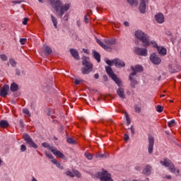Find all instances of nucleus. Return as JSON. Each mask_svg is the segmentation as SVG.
Masks as SVG:
<instances>
[{
    "instance_id": "obj_21",
    "label": "nucleus",
    "mask_w": 181,
    "mask_h": 181,
    "mask_svg": "<svg viewBox=\"0 0 181 181\" xmlns=\"http://www.w3.org/2000/svg\"><path fill=\"white\" fill-rule=\"evenodd\" d=\"M70 53L71 56H73L76 59V60H79L80 58L78 57V52H77V50L74 49H71Z\"/></svg>"
},
{
    "instance_id": "obj_19",
    "label": "nucleus",
    "mask_w": 181,
    "mask_h": 181,
    "mask_svg": "<svg viewBox=\"0 0 181 181\" xmlns=\"http://www.w3.org/2000/svg\"><path fill=\"white\" fill-rule=\"evenodd\" d=\"M117 94L120 98H122L123 100L125 98V91L124 90V88H119L117 90Z\"/></svg>"
},
{
    "instance_id": "obj_23",
    "label": "nucleus",
    "mask_w": 181,
    "mask_h": 181,
    "mask_svg": "<svg viewBox=\"0 0 181 181\" xmlns=\"http://www.w3.org/2000/svg\"><path fill=\"white\" fill-rule=\"evenodd\" d=\"M151 170H152V167L150 165H146L143 170L144 175H151Z\"/></svg>"
},
{
    "instance_id": "obj_38",
    "label": "nucleus",
    "mask_w": 181,
    "mask_h": 181,
    "mask_svg": "<svg viewBox=\"0 0 181 181\" xmlns=\"http://www.w3.org/2000/svg\"><path fill=\"white\" fill-rule=\"evenodd\" d=\"M0 59H1L3 62H6V60H8V57L5 54L0 55Z\"/></svg>"
},
{
    "instance_id": "obj_2",
    "label": "nucleus",
    "mask_w": 181,
    "mask_h": 181,
    "mask_svg": "<svg viewBox=\"0 0 181 181\" xmlns=\"http://www.w3.org/2000/svg\"><path fill=\"white\" fill-rule=\"evenodd\" d=\"M134 35L137 39L142 42L144 47H148V46L151 45V42L149 41V35L145 34L141 30H136Z\"/></svg>"
},
{
    "instance_id": "obj_11",
    "label": "nucleus",
    "mask_w": 181,
    "mask_h": 181,
    "mask_svg": "<svg viewBox=\"0 0 181 181\" xmlns=\"http://www.w3.org/2000/svg\"><path fill=\"white\" fill-rule=\"evenodd\" d=\"M155 144V139L152 136L148 137V153H153V145Z\"/></svg>"
},
{
    "instance_id": "obj_55",
    "label": "nucleus",
    "mask_w": 181,
    "mask_h": 181,
    "mask_svg": "<svg viewBox=\"0 0 181 181\" xmlns=\"http://www.w3.org/2000/svg\"><path fill=\"white\" fill-rule=\"evenodd\" d=\"M129 139V136L128 134H124V141H128Z\"/></svg>"
},
{
    "instance_id": "obj_32",
    "label": "nucleus",
    "mask_w": 181,
    "mask_h": 181,
    "mask_svg": "<svg viewBox=\"0 0 181 181\" xmlns=\"http://www.w3.org/2000/svg\"><path fill=\"white\" fill-rule=\"evenodd\" d=\"M67 142L68 144H72V145H76V140H74L73 138H68Z\"/></svg>"
},
{
    "instance_id": "obj_40",
    "label": "nucleus",
    "mask_w": 181,
    "mask_h": 181,
    "mask_svg": "<svg viewBox=\"0 0 181 181\" xmlns=\"http://www.w3.org/2000/svg\"><path fill=\"white\" fill-rule=\"evenodd\" d=\"M150 45H152L153 46V47H156V49H158V47H159V46H158V44L156 43V42H155V41H151L150 42Z\"/></svg>"
},
{
    "instance_id": "obj_51",
    "label": "nucleus",
    "mask_w": 181,
    "mask_h": 181,
    "mask_svg": "<svg viewBox=\"0 0 181 181\" xmlns=\"http://www.w3.org/2000/svg\"><path fill=\"white\" fill-rule=\"evenodd\" d=\"M75 84L76 86H78V84H80V83H81V81L78 80V79H76L74 81Z\"/></svg>"
},
{
    "instance_id": "obj_5",
    "label": "nucleus",
    "mask_w": 181,
    "mask_h": 181,
    "mask_svg": "<svg viewBox=\"0 0 181 181\" xmlns=\"http://www.w3.org/2000/svg\"><path fill=\"white\" fill-rule=\"evenodd\" d=\"M97 177H99L100 181H114L111 175L107 170L98 172Z\"/></svg>"
},
{
    "instance_id": "obj_48",
    "label": "nucleus",
    "mask_w": 181,
    "mask_h": 181,
    "mask_svg": "<svg viewBox=\"0 0 181 181\" xmlns=\"http://www.w3.org/2000/svg\"><path fill=\"white\" fill-rule=\"evenodd\" d=\"M28 21H29V18H25L23 21V25H28Z\"/></svg>"
},
{
    "instance_id": "obj_58",
    "label": "nucleus",
    "mask_w": 181,
    "mask_h": 181,
    "mask_svg": "<svg viewBox=\"0 0 181 181\" xmlns=\"http://www.w3.org/2000/svg\"><path fill=\"white\" fill-rule=\"evenodd\" d=\"M99 77H100V75H98V74H95L94 75V78H95V79H98Z\"/></svg>"
},
{
    "instance_id": "obj_47",
    "label": "nucleus",
    "mask_w": 181,
    "mask_h": 181,
    "mask_svg": "<svg viewBox=\"0 0 181 181\" xmlns=\"http://www.w3.org/2000/svg\"><path fill=\"white\" fill-rule=\"evenodd\" d=\"M173 124H175V119H173L168 122V127H170H170H172V125H173Z\"/></svg>"
},
{
    "instance_id": "obj_33",
    "label": "nucleus",
    "mask_w": 181,
    "mask_h": 181,
    "mask_svg": "<svg viewBox=\"0 0 181 181\" xmlns=\"http://www.w3.org/2000/svg\"><path fill=\"white\" fill-rule=\"evenodd\" d=\"M9 63H10L11 66H12V67H16V62L14 61L13 59H9Z\"/></svg>"
},
{
    "instance_id": "obj_63",
    "label": "nucleus",
    "mask_w": 181,
    "mask_h": 181,
    "mask_svg": "<svg viewBox=\"0 0 181 181\" xmlns=\"http://www.w3.org/2000/svg\"><path fill=\"white\" fill-rule=\"evenodd\" d=\"M165 177H166V179H172V176L171 175H167Z\"/></svg>"
},
{
    "instance_id": "obj_3",
    "label": "nucleus",
    "mask_w": 181,
    "mask_h": 181,
    "mask_svg": "<svg viewBox=\"0 0 181 181\" xmlns=\"http://www.w3.org/2000/svg\"><path fill=\"white\" fill-rule=\"evenodd\" d=\"M82 60V64L83 66L81 68L82 74H90L93 71V64L90 62L89 59L86 57H83Z\"/></svg>"
},
{
    "instance_id": "obj_44",
    "label": "nucleus",
    "mask_w": 181,
    "mask_h": 181,
    "mask_svg": "<svg viewBox=\"0 0 181 181\" xmlns=\"http://www.w3.org/2000/svg\"><path fill=\"white\" fill-rule=\"evenodd\" d=\"M48 148H49V151H51V152H52V153L54 155V153L57 151V150L54 149L53 147H52L50 146Z\"/></svg>"
},
{
    "instance_id": "obj_8",
    "label": "nucleus",
    "mask_w": 181,
    "mask_h": 181,
    "mask_svg": "<svg viewBox=\"0 0 181 181\" xmlns=\"http://www.w3.org/2000/svg\"><path fill=\"white\" fill-rule=\"evenodd\" d=\"M23 138L24 141H26V144H28L31 148H34V149H37V146L35 144L33 140L29 136L28 134H23Z\"/></svg>"
},
{
    "instance_id": "obj_12",
    "label": "nucleus",
    "mask_w": 181,
    "mask_h": 181,
    "mask_svg": "<svg viewBox=\"0 0 181 181\" xmlns=\"http://www.w3.org/2000/svg\"><path fill=\"white\" fill-rule=\"evenodd\" d=\"M135 73H132L130 74L129 76V80L130 81L131 83L130 86L133 88H135V86L138 84V81L135 79Z\"/></svg>"
},
{
    "instance_id": "obj_57",
    "label": "nucleus",
    "mask_w": 181,
    "mask_h": 181,
    "mask_svg": "<svg viewBox=\"0 0 181 181\" xmlns=\"http://www.w3.org/2000/svg\"><path fill=\"white\" fill-rule=\"evenodd\" d=\"M103 80L105 81H108V77L107 76H103Z\"/></svg>"
},
{
    "instance_id": "obj_30",
    "label": "nucleus",
    "mask_w": 181,
    "mask_h": 181,
    "mask_svg": "<svg viewBox=\"0 0 181 181\" xmlns=\"http://www.w3.org/2000/svg\"><path fill=\"white\" fill-rule=\"evenodd\" d=\"M127 2L132 6H136V5H138V0H127Z\"/></svg>"
},
{
    "instance_id": "obj_22",
    "label": "nucleus",
    "mask_w": 181,
    "mask_h": 181,
    "mask_svg": "<svg viewBox=\"0 0 181 181\" xmlns=\"http://www.w3.org/2000/svg\"><path fill=\"white\" fill-rule=\"evenodd\" d=\"M54 155H55V156H57V158H60L61 159H64V160H66V156L61 153L60 151L57 150Z\"/></svg>"
},
{
    "instance_id": "obj_7",
    "label": "nucleus",
    "mask_w": 181,
    "mask_h": 181,
    "mask_svg": "<svg viewBox=\"0 0 181 181\" xmlns=\"http://www.w3.org/2000/svg\"><path fill=\"white\" fill-rule=\"evenodd\" d=\"M105 63L108 64V66H112L115 64L116 67H125V62L122 60L115 58L113 60L106 59Z\"/></svg>"
},
{
    "instance_id": "obj_9",
    "label": "nucleus",
    "mask_w": 181,
    "mask_h": 181,
    "mask_svg": "<svg viewBox=\"0 0 181 181\" xmlns=\"http://www.w3.org/2000/svg\"><path fill=\"white\" fill-rule=\"evenodd\" d=\"M150 61L151 62V63H153V64H160L162 59H160V58L156 55V54L153 53L151 54L150 56Z\"/></svg>"
},
{
    "instance_id": "obj_27",
    "label": "nucleus",
    "mask_w": 181,
    "mask_h": 181,
    "mask_svg": "<svg viewBox=\"0 0 181 181\" xmlns=\"http://www.w3.org/2000/svg\"><path fill=\"white\" fill-rule=\"evenodd\" d=\"M18 88H19V87L18 86V84L15 83H12L10 86V90L13 92L18 91Z\"/></svg>"
},
{
    "instance_id": "obj_25",
    "label": "nucleus",
    "mask_w": 181,
    "mask_h": 181,
    "mask_svg": "<svg viewBox=\"0 0 181 181\" xmlns=\"http://www.w3.org/2000/svg\"><path fill=\"white\" fill-rule=\"evenodd\" d=\"M0 127L1 128H8L9 123L6 120H1L0 121Z\"/></svg>"
},
{
    "instance_id": "obj_50",
    "label": "nucleus",
    "mask_w": 181,
    "mask_h": 181,
    "mask_svg": "<svg viewBox=\"0 0 181 181\" xmlns=\"http://www.w3.org/2000/svg\"><path fill=\"white\" fill-rule=\"evenodd\" d=\"M19 124H20V127L21 128H23V126H24V124H23V119H20Z\"/></svg>"
},
{
    "instance_id": "obj_26",
    "label": "nucleus",
    "mask_w": 181,
    "mask_h": 181,
    "mask_svg": "<svg viewBox=\"0 0 181 181\" xmlns=\"http://www.w3.org/2000/svg\"><path fill=\"white\" fill-rule=\"evenodd\" d=\"M104 42L105 43H106V45H109V46H112V45H115V40L114 39H111V40L105 39Z\"/></svg>"
},
{
    "instance_id": "obj_43",
    "label": "nucleus",
    "mask_w": 181,
    "mask_h": 181,
    "mask_svg": "<svg viewBox=\"0 0 181 181\" xmlns=\"http://www.w3.org/2000/svg\"><path fill=\"white\" fill-rule=\"evenodd\" d=\"M25 151H26V146H25V145H21V152H25Z\"/></svg>"
},
{
    "instance_id": "obj_42",
    "label": "nucleus",
    "mask_w": 181,
    "mask_h": 181,
    "mask_svg": "<svg viewBox=\"0 0 181 181\" xmlns=\"http://www.w3.org/2000/svg\"><path fill=\"white\" fill-rule=\"evenodd\" d=\"M89 16H88V15H86V16H84V22H85V23H88V18H89Z\"/></svg>"
},
{
    "instance_id": "obj_4",
    "label": "nucleus",
    "mask_w": 181,
    "mask_h": 181,
    "mask_svg": "<svg viewBox=\"0 0 181 181\" xmlns=\"http://www.w3.org/2000/svg\"><path fill=\"white\" fill-rule=\"evenodd\" d=\"M160 165H162V166H165V168H168V170L170 172H171V173H177L179 174L180 173V170L177 169L176 170V167H175V164H173V163L167 158H164L163 160H160Z\"/></svg>"
},
{
    "instance_id": "obj_36",
    "label": "nucleus",
    "mask_w": 181,
    "mask_h": 181,
    "mask_svg": "<svg viewBox=\"0 0 181 181\" xmlns=\"http://www.w3.org/2000/svg\"><path fill=\"white\" fill-rule=\"evenodd\" d=\"M23 114H26L27 117H30V112H29L28 109H23Z\"/></svg>"
},
{
    "instance_id": "obj_56",
    "label": "nucleus",
    "mask_w": 181,
    "mask_h": 181,
    "mask_svg": "<svg viewBox=\"0 0 181 181\" xmlns=\"http://www.w3.org/2000/svg\"><path fill=\"white\" fill-rule=\"evenodd\" d=\"M51 162H52V163H54V165H56L59 161H57V160L56 159H52Z\"/></svg>"
},
{
    "instance_id": "obj_46",
    "label": "nucleus",
    "mask_w": 181,
    "mask_h": 181,
    "mask_svg": "<svg viewBox=\"0 0 181 181\" xmlns=\"http://www.w3.org/2000/svg\"><path fill=\"white\" fill-rule=\"evenodd\" d=\"M130 131H131L132 135H135V129L134 128V127L132 126L130 127Z\"/></svg>"
},
{
    "instance_id": "obj_54",
    "label": "nucleus",
    "mask_w": 181,
    "mask_h": 181,
    "mask_svg": "<svg viewBox=\"0 0 181 181\" xmlns=\"http://www.w3.org/2000/svg\"><path fill=\"white\" fill-rule=\"evenodd\" d=\"M22 1L21 0H17V1H12L13 4H22Z\"/></svg>"
},
{
    "instance_id": "obj_10",
    "label": "nucleus",
    "mask_w": 181,
    "mask_h": 181,
    "mask_svg": "<svg viewBox=\"0 0 181 181\" xmlns=\"http://www.w3.org/2000/svg\"><path fill=\"white\" fill-rule=\"evenodd\" d=\"M134 53L139 54V56H148V50L145 48H134Z\"/></svg>"
},
{
    "instance_id": "obj_18",
    "label": "nucleus",
    "mask_w": 181,
    "mask_h": 181,
    "mask_svg": "<svg viewBox=\"0 0 181 181\" xmlns=\"http://www.w3.org/2000/svg\"><path fill=\"white\" fill-rule=\"evenodd\" d=\"M96 42L98 45H100V46H101V47L105 49V50H106L107 52H111V47L108 45H105L98 38L96 39Z\"/></svg>"
},
{
    "instance_id": "obj_1",
    "label": "nucleus",
    "mask_w": 181,
    "mask_h": 181,
    "mask_svg": "<svg viewBox=\"0 0 181 181\" xmlns=\"http://www.w3.org/2000/svg\"><path fill=\"white\" fill-rule=\"evenodd\" d=\"M51 6L57 12L58 16L62 18L64 15V12H67L70 9V4H66L63 5L60 0H47Z\"/></svg>"
},
{
    "instance_id": "obj_64",
    "label": "nucleus",
    "mask_w": 181,
    "mask_h": 181,
    "mask_svg": "<svg viewBox=\"0 0 181 181\" xmlns=\"http://www.w3.org/2000/svg\"><path fill=\"white\" fill-rule=\"evenodd\" d=\"M77 25H78V26L81 25L80 21H77Z\"/></svg>"
},
{
    "instance_id": "obj_61",
    "label": "nucleus",
    "mask_w": 181,
    "mask_h": 181,
    "mask_svg": "<svg viewBox=\"0 0 181 181\" xmlns=\"http://www.w3.org/2000/svg\"><path fill=\"white\" fill-rule=\"evenodd\" d=\"M57 168H60L62 165L60 164V162L58 161V163L56 164Z\"/></svg>"
},
{
    "instance_id": "obj_31",
    "label": "nucleus",
    "mask_w": 181,
    "mask_h": 181,
    "mask_svg": "<svg viewBox=\"0 0 181 181\" xmlns=\"http://www.w3.org/2000/svg\"><path fill=\"white\" fill-rule=\"evenodd\" d=\"M73 173H74V176H76V177H81V173H80V172H78V170H74Z\"/></svg>"
},
{
    "instance_id": "obj_14",
    "label": "nucleus",
    "mask_w": 181,
    "mask_h": 181,
    "mask_svg": "<svg viewBox=\"0 0 181 181\" xmlns=\"http://www.w3.org/2000/svg\"><path fill=\"white\" fill-rule=\"evenodd\" d=\"M8 91H9V86L4 85L0 91L1 97H6L8 95Z\"/></svg>"
},
{
    "instance_id": "obj_17",
    "label": "nucleus",
    "mask_w": 181,
    "mask_h": 181,
    "mask_svg": "<svg viewBox=\"0 0 181 181\" xmlns=\"http://www.w3.org/2000/svg\"><path fill=\"white\" fill-rule=\"evenodd\" d=\"M41 54L42 56H47L49 54H52V48L49 46L44 47Z\"/></svg>"
},
{
    "instance_id": "obj_53",
    "label": "nucleus",
    "mask_w": 181,
    "mask_h": 181,
    "mask_svg": "<svg viewBox=\"0 0 181 181\" xmlns=\"http://www.w3.org/2000/svg\"><path fill=\"white\" fill-rule=\"evenodd\" d=\"M64 21H65L66 22L69 21V15H65L64 16Z\"/></svg>"
},
{
    "instance_id": "obj_59",
    "label": "nucleus",
    "mask_w": 181,
    "mask_h": 181,
    "mask_svg": "<svg viewBox=\"0 0 181 181\" xmlns=\"http://www.w3.org/2000/svg\"><path fill=\"white\" fill-rule=\"evenodd\" d=\"M124 26H129V23L128 21L124 22Z\"/></svg>"
},
{
    "instance_id": "obj_24",
    "label": "nucleus",
    "mask_w": 181,
    "mask_h": 181,
    "mask_svg": "<svg viewBox=\"0 0 181 181\" xmlns=\"http://www.w3.org/2000/svg\"><path fill=\"white\" fill-rule=\"evenodd\" d=\"M93 57L97 60L98 63L101 62V55L98 52L93 51Z\"/></svg>"
},
{
    "instance_id": "obj_41",
    "label": "nucleus",
    "mask_w": 181,
    "mask_h": 181,
    "mask_svg": "<svg viewBox=\"0 0 181 181\" xmlns=\"http://www.w3.org/2000/svg\"><path fill=\"white\" fill-rule=\"evenodd\" d=\"M134 110L136 112H141V107H138V105H134Z\"/></svg>"
},
{
    "instance_id": "obj_16",
    "label": "nucleus",
    "mask_w": 181,
    "mask_h": 181,
    "mask_svg": "<svg viewBox=\"0 0 181 181\" xmlns=\"http://www.w3.org/2000/svg\"><path fill=\"white\" fill-rule=\"evenodd\" d=\"M155 20L157 23H163L165 22V17L162 13H159L155 16Z\"/></svg>"
},
{
    "instance_id": "obj_29",
    "label": "nucleus",
    "mask_w": 181,
    "mask_h": 181,
    "mask_svg": "<svg viewBox=\"0 0 181 181\" xmlns=\"http://www.w3.org/2000/svg\"><path fill=\"white\" fill-rule=\"evenodd\" d=\"M127 121V124L130 125L131 124V118L129 117V115L127 112H124Z\"/></svg>"
},
{
    "instance_id": "obj_13",
    "label": "nucleus",
    "mask_w": 181,
    "mask_h": 181,
    "mask_svg": "<svg viewBox=\"0 0 181 181\" xmlns=\"http://www.w3.org/2000/svg\"><path fill=\"white\" fill-rule=\"evenodd\" d=\"M146 1L147 0H140L139 11L141 13H145V12H146Z\"/></svg>"
},
{
    "instance_id": "obj_45",
    "label": "nucleus",
    "mask_w": 181,
    "mask_h": 181,
    "mask_svg": "<svg viewBox=\"0 0 181 181\" xmlns=\"http://www.w3.org/2000/svg\"><path fill=\"white\" fill-rule=\"evenodd\" d=\"M45 155L47 158H49V159H52L53 158V155H52V153H48L47 152H46Z\"/></svg>"
},
{
    "instance_id": "obj_20",
    "label": "nucleus",
    "mask_w": 181,
    "mask_h": 181,
    "mask_svg": "<svg viewBox=\"0 0 181 181\" xmlns=\"http://www.w3.org/2000/svg\"><path fill=\"white\" fill-rule=\"evenodd\" d=\"M158 52L160 54V56H166L167 50L166 48L163 47H157Z\"/></svg>"
},
{
    "instance_id": "obj_15",
    "label": "nucleus",
    "mask_w": 181,
    "mask_h": 181,
    "mask_svg": "<svg viewBox=\"0 0 181 181\" xmlns=\"http://www.w3.org/2000/svg\"><path fill=\"white\" fill-rule=\"evenodd\" d=\"M131 69L132 70V73L135 74V76H136V73H141V71H144V67L141 65H136L135 66H131Z\"/></svg>"
},
{
    "instance_id": "obj_49",
    "label": "nucleus",
    "mask_w": 181,
    "mask_h": 181,
    "mask_svg": "<svg viewBox=\"0 0 181 181\" xmlns=\"http://www.w3.org/2000/svg\"><path fill=\"white\" fill-rule=\"evenodd\" d=\"M42 146H43L44 148H49L50 146L47 143H42Z\"/></svg>"
},
{
    "instance_id": "obj_37",
    "label": "nucleus",
    "mask_w": 181,
    "mask_h": 181,
    "mask_svg": "<svg viewBox=\"0 0 181 181\" xmlns=\"http://www.w3.org/2000/svg\"><path fill=\"white\" fill-rule=\"evenodd\" d=\"M156 111L158 112H162V111H163V107H162L160 105H158L156 107Z\"/></svg>"
},
{
    "instance_id": "obj_62",
    "label": "nucleus",
    "mask_w": 181,
    "mask_h": 181,
    "mask_svg": "<svg viewBox=\"0 0 181 181\" xmlns=\"http://www.w3.org/2000/svg\"><path fill=\"white\" fill-rule=\"evenodd\" d=\"M104 154H100L98 156V158H104Z\"/></svg>"
},
{
    "instance_id": "obj_39",
    "label": "nucleus",
    "mask_w": 181,
    "mask_h": 181,
    "mask_svg": "<svg viewBox=\"0 0 181 181\" xmlns=\"http://www.w3.org/2000/svg\"><path fill=\"white\" fill-rule=\"evenodd\" d=\"M26 42H28V39H26V38H21V39L20 40V43H21V45H25V43Z\"/></svg>"
},
{
    "instance_id": "obj_34",
    "label": "nucleus",
    "mask_w": 181,
    "mask_h": 181,
    "mask_svg": "<svg viewBox=\"0 0 181 181\" xmlns=\"http://www.w3.org/2000/svg\"><path fill=\"white\" fill-rule=\"evenodd\" d=\"M85 156L86 158H87V159H88L89 160H91V159H93V154L90 153H85Z\"/></svg>"
},
{
    "instance_id": "obj_6",
    "label": "nucleus",
    "mask_w": 181,
    "mask_h": 181,
    "mask_svg": "<svg viewBox=\"0 0 181 181\" xmlns=\"http://www.w3.org/2000/svg\"><path fill=\"white\" fill-rule=\"evenodd\" d=\"M105 70L106 73H107L108 76H110V77H111V78L114 80L115 83H116L118 86H121V81L119 80V78H118V77H117V75L114 74V71H112V69H111V66H106Z\"/></svg>"
},
{
    "instance_id": "obj_52",
    "label": "nucleus",
    "mask_w": 181,
    "mask_h": 181,
    "mask_svg": "<svg viewBox=\"0 0 181 181\" xmlns=\"http://www.w3.org/2000/svg\"><path fill=\"white\" fill-rule=\"evenodd\" d=\"M16 76H21V70L16 69Z\"/></svg>"
},
{
    "instance_id": "obj_60",
    "label": "nucleus",
    "mask_w": 181,
    "mask_h": 181,
    "mask_svg": "<svg viewBox=\"0 0 181 181\" xmlns=\"http://www.w3.org/2000/svg\"><path fill=\"white\" fill-rule=\"evenodd\" d=\"M83 50L84 53H86V54H88L89 52H88V49H83Z\"/></svg>"
},
{
    "instance_id": "obj_28",
    "label": "nucleus",
    "mask_w": 181,
    "mask_h": 181,
    "mask_svg": "<svg viewBox=\"0 0 181 181\" xmlns=\"http://www.w3.org/2000/svg\"><path fill=\"white\" fill-rule=\"evenodd\" d=\"M51 19L55 29H57V19L52 14H51Z\"/></svg>"
},
{
    "instance_id": "obj_35",
    "label": "nucleus",
    "mask_w": 181,
    "mask_h": 181,
    "mask_svg": "<svg viewBox=\"0 0 181 181\" xmlns=\"http://www.w3.org/2000/svg\"><path fill=\"white\" fill-rule=\"evenodd\" d=\"M65 175H66V176H69V177H74V174L71 171H66Z\"/></svg>"
}]
</instances>
